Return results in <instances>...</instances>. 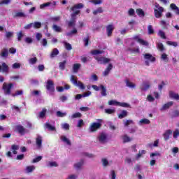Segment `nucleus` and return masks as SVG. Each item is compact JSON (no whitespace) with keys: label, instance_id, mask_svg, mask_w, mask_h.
Listing matches in <instances>:
<instances>
[{"label":"nucleus","instance_id":"nucleus-1","mask_svg":"<svg viewBox=\"0 0 179 179\" xmlns=\"http://www.w3.org/2000/svg\"><path fill=\"white\" fill-rule=\"evenodd\" d=\"M84 6L83 3H79L77 4H75L71 8V12H73L71 14V17H76L77 15L80 14V9L83 8Z\"/></svg>","mask_w":179,"mask_h":179},{"label":"nucleus","instance_id":"nucleus-2","mask_svg":"<svg viewBox=\"0 0 179 179\" xmlns=\"http://www.w3.org/2000/svg\"><path fill=\"white\" fill-rule=\"evenodd\" d=\"M155 8L154 9V14L157 19H160L163 15V12H164V8L157 3H155Z\"/></svg>","mask_w":179,"mask_h":179},{"label":"nucleus","instance_id":"nucleus-3","mask_svg":"<svg viewBox=\"0 0 179 179\" xmlns=\"http://www.w3.org/2000/svg\"><path fill=\"white\" fill-rule=\"evenodd\" d=\"M45 87L50 94H54V92H55V85L54 84V81L48 80Z\"/></svg>","mask_w":179,"mask_h":179},{"label":"nucleus","instance_id":"nucleus-4","mask_svg":"<svg viewBox=\"0 0 179 179\" xmlns=\"http://www.w3.org/2000/svg\"><path fill=\"white\" fill-rule=\"evenodd\" d=\"M12 87H13V83H4L3 84V87L2 89L4 92V94H6V96H10V94H11L12 93Z\"/></svg>","mask_w":179,"mask_h":179},{"label":"nucleus","instance_id":"nucleus-5","mask_svg":"<svg viewBox=\"0 0 179 179\" xmlns=\"http://www.w3.org/2000/svg\"><path fill=\"white\" fill-rule=\"evenodd\" d=\"M101 128V123L100 122H93L90 127V132H96L97 129Z\"/></svg>","mask_w":179,"mask_h":179},{"label":"nucleus","instance_id":"nucleus-6","mask_svg":"<svg viewBox=\"0 0 179 179\" xmlns=\"http://www.w3.org/2000/svg\"><path fill=\"white\" fill-rule=\"evenodd\" d=\"M95 59L101 64L106 65V64H108L110 62V59L107 57H95Z\"/></svg>","mask_w":179,"mask_h":179},{"label":"nucleus","instance_id":"nucleus-7","mask_svg":"<svg viewBox=\"0 0 179 179\" xmlns=\"http://www.w3.org/2000/svg\"><path fill=\"white\" fill-rule=\"evenodd\" d=\"M15 132H17L20 135H24L26 129L22 124H17L15 126Z\"/></svg>","mask_w":179,"mask_h":179},{"label":"nucleus","instance_id":"nucleus-8","mask_svg":"<svg viewBox=\"0 0 179 179\" xmlns=\"http://www.w3.org/2000/svg\"><path fill=\"white\" fill-rule=\"evenodd\" d=\"M114 29H115V27H114V24H108L106 27V33H107L108 37H111L113 34V31H114Z\"/></svg>","mask_w":179,"mask_h":179},{"label":"nucleus","instance_id":"nucleus-9","mask_svg":"<svg viewBox=\"0 0 179 179\" xmlns=\"http://www.w3.org/2000/svg\"><path fill=\"white\" fill-rule=\"evenodd\" d=\"M0 72L8 73V72H9V66H8L6 63L3 62L2 64L0 65Z\"/></svg>","mask_w":179,"mask_h":179},{"label":"nucleus","instance_id":"nucleus-10","mask_svg":"<svg viewBox=\"0 0 179 179\" xmlns=\"http://www.w3.org/2000/svg\"><path fill=\"white\" fill-rule=\"evenodd\" d=\"M170 135H173V131L171 129L166 130L163 134L164 141H169L170 139Z\"/></svg>","mask_w":179,"mask_h":179},{"label":"nucleus","instance_id":"nucleus-11","mask_svg":"<svg viewBox=\"0 0 179 179\" xmlns=\"http://www.w3.org/2000/svg\"><path fill=\"white\" fill-rule=\"evenodd\" d=\"M145 59H148L151 62H155L156 61V57H153L151 54L146 53L144 55Z\"/></svg>","mask_w":179,"mask_h":179},{"label":"nucleus","instance_id":"nucleus-12","mask_svg":"<svg viewBox=\"0 0 179 179\" xmlns=\"http://www.w3.org/2000/svg\"><path fill=\"white\" fill-rule=\"evenodd\" d=\"M173 104H174V102H173V101H169V102L164 104L161 108V111H164V110H168V108H171V106H173Z\"/></svg>","mask_w":179,"mask_h":179},{"label":"nucleus","instance_id":"nucleus-13","mask_svg":"<svg viewBox=\"0 0 179 179\" xmlns=\"http://www.w3.org/2000/svg\"><path fill=\"white\" fill-rule=\"evenodd\" d=\"M113 69V64H109L106 69V70L103 71V76H108V74L110 73V71Z\"/></svg>","mask_w":179,"mask_h":179},{"label":"nucleus","instance_id":"nucleus-14","mask_svg":"<svg viewBox=\"0 0 179 179\" xmlns=\"http://www.w3.org/2000/svg\"><path fill=\"white\" fill-rule=\"evenodd\" d=\"M150 87V84L149 83H143L141 87V90L143 92H146V90H149Z\"/></svg>","mask_w":179,"mask_h":179},{"label":"nucleus","instance_id":"nucleus-15","mask_svg":"<svg viewBox=\"0 0 179 179\" xmlns=\"http://www.w3.org/2000/svg\"><path fill=\"white\" fill-rule=\"evenodd\" d=\"M36 143L38 148H41L43 145V137H41V136H38L36 139Z\"/></svg>","mask_w":179,"mask_h":179},{"label":"nucleus","instance_id":"nucleus-16","mask_svg":"<svg viewBox=\"0 0 179 179\" xmlns=\"http://www.w3.org/2000/svg\"><path fill=\"white\" fill-rule=\"evenodd\" d=\"M126 86L127 87H130V89H134L136 87V85L134 84V83L130 82L129 80L126 79L125 80Z\"/></svg>","mask_w":179,"mask_h":179},{"label":"nucleus","instance_id":"nucleus-17","mask_svg":"<svg viewBox=\"0 0 179 179\" xmlns=\"http://www.w3.org/2000/svg\"><path fill=\"white\" fill-rule=\"evenodd\" d=\"M82 66V65L79 63L77 64H74L73 65V71L74 72V73H78L79 69H80V67Z\"/></svg>","mask_w":179,"mask_h":179},{"label":"nucleus","instance_id":"nucleus-18","mask_svg":"<svg viewBox=\"0 0 179 179\" xmlns=\"http://www.w3.org/2000/svg\"><path fill=\"white\" fill-rule=\"evenodd\" d=\"M122 139L123 141V143H128V142H131V141H132V138L127 134L123 135L122 136Z\"/></svg>","mask_w":179,"mask_h":179},{"label":"nucleus","instance_id":"nucleus-19","mask_svg":"<svg viewBox=\"0 0 179 179\" xmlns=\"http://www.w3.org/2000/svg\"><path fill=\"white\" fill-rule=\"evenodd\" d=\"M8 49L3 48L1 50V52L0 53V57H1V58H8Z\"/></svg>","mask_w":179,"mask_h":179},{"label":"nucleus","instance_id":"nucleus-20","mask_svg":"<svg viewBox=\"0 0 179 179\" xmlns=\"http://www.w3.org/2000/svg\"><path fill=\"white\" fill-rule=\"evenodd\" d=\"M75 24H76V17H71V20L68 22V26L69 27H75Z\"/></svg>","mask_w":179,"mask_h":179},{"label":"nucleus","instance_id":"nucleus-21","mask_svg":"<svg viewBox=\"0 0 179 179\" xmlns=\"http://www.w3.org/2000/svg\"><path fill=\"white\" fill-rule=\"evenodd\" d=\"M52 29L56 33H62V28L57 24H53Z\"/></svg>","mask_w":179,"mask_h":179},{"label":"nucleus","instance_id":"nucleus-22","mask_svg":"<svg viewBox=\"0 0 179 179\" xmlns=\"http://www.w3.org/2000/svg\"><path fill=\"white\" fill-rule=\"evenodd\" d=\"M125 117H128V111L127 110H122L118 115V118H120V120H122V118H125Z\"/></svg>","mask_w":179,"mask_h":179},{"label":"nucleus","instance_id":"nucleus-23","mask_svg":"<svg viewBox=\"0 0 179 179\" xmlns=\"http://www.w3.org/2000/svg\"><path fill=\"white\" fill-rule=\"evenodd\" d=\"M157 48L160 51V52H163L166 51V48H164V45L162 43H157Z\"/></svg>","mask_w":179,"mask_h":179},{"label":"nucleus","instance_id":"nucleus-24","mask_svg":"<svg viewBox=\"0 0 179 179\" xmlns=\"http://www.w3.org/2000/svg\"><path fill=\"white\" fill-rule=\"evenodd\" d=\"M136 13H137L138 16H139V17H145V11H143V10L141 8H137L136 10Z\"/></svg>","mask_w":179,"mask_h":179},{"label":"nucleus","instance_id":"nucleus-25","mask_svg":"<svg viewBox=\"0 0 179 179\" xmlns=\"http://www.w3.org/2000/svg\"><path fill=\"white\" fill-rule=\"evenodd\" d=\"M107 139V136L104 134H101V135L99 137V141L101 142V143H104Z\"/></svg>","mask_w":179,"mask_h":179},{"label":"nucleus","instance_id":"nucleus-26","mask_svg":"<svg viewBox=\"0 0 179 179\" xmlns=\"http://www.w3.org/2000/svg\"><path fill=\"white\" fill-rule=\"evenodd\" d=\"M92 55H100V54H104L103 50H93L91 51Z\"/></svg>","mask_w":179,"mask_h":179},{"label":"nucleus","instance_id":"nucleus-27","mask_svg":"<svg viewBox=\"0 0 179 179\" xmlns=\"http://www.w3.org/2000/svg\"><path fill=\"white\" fill-rule=\"evenodd\" d=\"M58 54H59V51L58 50V49H57V48L53 49L50 54V58H54V57H57V55H58Z\"/></svg>","mask_w":179,"mask_h":179},{"label":"nucleus","instance_id":"nucleus-28","mask_svg":"<svg viewBox=\"0 0 179 179\" xmlns=\"http://www.w3.org/2000/svg\"><path fill=\"white\" fill-rule=\"evenodd\" d=\"M70 80L71 83H73V85H74L75 86H76L78 85V83L79 82L78 81V78L75 76H71Z\"/></svg>","mask_w":179,"mask_h":179},{"label":"nucleus","instance_id":"nucleus-29","mask_svg":"<svg viewBox=\"0 0 179 179\" xmlns=\"http://www.w3.org/2000/svg\"><path fill=\"white\" fill-rule=\"evenodd\" d=\"M36 170V166L34 165L28 166L26 168L27 173H33Z\"/></svg>","mask_w":179,"mask_h":179},{"label":"nucleus","instance_id":"nucleus-30","mask_svg":"<svg viewBox=\"0 0 179 179\" xmlns=\"http://www.w3.org/2000/svg\"><path fill=\"white\" fill-rule=\"evenodd\" d=\"M100 88L101 89V96H107V90L104 85H101Z\"/></svg>","mask_w":179,"mask_h":179},{"label":"nucleus","instance_id":"nucleus-31","mask_svg":"<svg viewBox=\"0 0 179 179\" xmlns=\"http://www.w3.org/2000/svg\"><path fill=\"white\" fill-rule=\"evenodd\" d=\"M66 65V60H64L63 62H59V68L61 71H64L65 66Z\"/></svg>","mask_w":179,"mask_h":179},{"label":"nucleus","instance_id":"nucleus-32","mask_svg":"<svg viewBox=\"0 0 179 179\" xmlns=\"http://www.w3.org/2000/svg\"><path fill=\"white\" fill-rule=\"evenodd\" d=\"M104 10H103V7H99L96 10H94L92 13L93 15H98V13H103Z\"/></svg>","mask_w":179,"mask_h":179},{"label":"nucleus","instance_id":"nucleus-33","mask_svg":"<svg viewBox=\"0 0 179 179\" xmlns=\"http://www.w3.org/2000/svg\"><path fill=\"white\" fill-rule=\"evenodd\" d=\"M61 139L63 142H64L65 143H66L69 145H71V141H69V139H68V138H66L64 136H61Z\"/></svg>","mask_w":179,"mask_h":179},{"label":"nucleus","instance_id":"nucleus-34","mask_svg":"<svg viewBox=\"0 0 179 179\" xmlns=\"http://www.w3.org/2000/svg\"><path fill=\"white\" fill-rule=\"evenodd\" d=\"M84 161L83 159H81L80 162H78L74 164L75 169H81L82 166H83Z\"/></svg>","mask_w":179,"mask_h":179},{"label":"nucleus","instance_id":"nucleus-35","mask_svg":"<svg viewBox=\"0 0 179 179\" xmlns=\"http://www.w3.org/2000/svg\"><path fill=\"white\" fill-rule=\"evenodd\" d=\"M23 31H20L19 32L17 33V41H22V38H23Z\"/></svg>","mask_w":179,"mask_h":179},{"label":"nucleus","instance_id":"nucleus-36","mask_svg":"<svg viewBox=\"0 0 179 179\" xmlns=\"http://www.w3.org/2000/svg\"><path fill=\"white\" fill-rule=\"evenodd\" d=\"M47 114V109L45 108H43L42 111L39 113V118H44Z\"/></svg>","mask_w":179,"mask_h":179},{"label":"nucleus","instance_id":"nucleus-37","mask_svg":"<svg viewBox=\"0 0 179 179\" xmlns=\"http://www.w3.org/2000/svg\"><path fill=\"white\" fill-rule=\"evenodd\" d=\"M161 59L164 61V62H169V57L167 56V54L163 53L161 55Z\"/></svg>","mask_w":179,"mask_h":179},{"label":"nucleus","instance_id":"nucleus-38","mask_svg":"<svg viewBox=\"0 0 179 179\" xmlns=\"http://www.w3.org/2000/svg\"><path fill=\"white\" fill-rule=\"evenodd\" d=\"M140 124H144L145 125H149L150 124V120L148 119L144 118L140 120Z\"/></svg>","mask_w":179,"mask_h":179},{"label":"nucleus","instance_id":"nucleus-39","mask_svg":"<svg viewBox=\"0 0 179 179\" xmlns=\"http://www.w3.org/2000/svg\"><path fill=\"white\" fill-rule=\"evenodd\" d=\"M118 106H120V107H124L125 108L131 107V105H129V103H127L125 102H119Z\"/></svg>","mask_w":179,"mask_h":179},{"label":"nucleus","instance_id":"nucleus-40","mask_svg":"<svg viewBox=\"0 0 179 179\" xmlns=\"http://www.w3.org/2000/svg\"><path fill=\"white\" fill-rule=\"evenodd\" d=\"M34 29H41V22H35L33 23Z\"/></svg>","mask_w":179,"mask_h":179},{"label":"nucleus","instance_id":"nucleus-41","mask_svg":"<svg viewBox=\"0 0 179 179\" xmlns=\"http://www.w3.org/2000/svg\"><path fill=\"white\" fill-rule=\"evenodd\" d=\"M45 127L49 129V131H55V127L51 125L50 123L45 124Z\"/></svg>","mask_w":179,"mask_h":179},{"label":"nucleus","instance_id":"nucleus-42","mask_svg":"<svg viewBox=\"0 0 179 179\" xmlns=\"http://www.w3.org/2000/svg\"><path fill=\"white\" fill-rule=\"evenodd\" d=\"M64 47L67 51H71V50H72V45L69 43L64 42Z\"/></svg>","mask_w":179,"mask_h":179},{"label":"nucleus","instance_id":"nucleus-43","mask_svg":"<svg viewBox=\"0 0 179 179\" xmlns=\"http://www.w3.org/2000/svg\"><path fill=\"white\" fill-rule=\"evenodd\" d=\"M76 86H78V87H80V89L81 90H85L86 89V87H85V84H83L82 82L78 81Z\"/></svg>","mask_w":179,"mask_h":179},{"label":"nucleus","instance_id":"nucleus-44","mask_svg":"<svg viewBox=\"0 0 179 179\" xmlns=\"http://www.w3.org/2000/svg\"><path fill=\"white\" fill-rule=\"evenodd\" d=\"M138 43L141 44V45H145V47H148L149 45V43L148 41L143 40V39H138Z\"/></svg>","mask_w":179,"mask_h":179},{"label":"nucleus","instance_id":"nucleus-45","mask_svg":"<svg viewBox=\"0 0 179 179\" xmlns=\"http://www.w3.org/2000/svg\"><path fill=\"white\" fill-rule=\"evenodd\" d=\"M56 115L57 117H66V113H62L61 111H57L56 113Z\"/></svg>","mask_w":179,"mask_h":179},{"label":"nucleus","instance_id":"nucleus-46","mask_svg":"<svg viewBox=\"0 0 179 179\" xmlns=\"http://www.w3.org/2000/svg\"><path fill=\"white\" fill-rule=\"evenodd\" d=\"M51 5V2L44 3L40 5V9H44V8H47Z\"/></svg>","mask_w":179,"mask_h":179},{"label":"nucleus","instance_id":"nucleus-47","mask_svg":"<svg viewBox=\"0 0 179 179\" xmlns=\"http://www.w3.org/2000/svg\"><path fill=\"white\" fill-rule=\"evenodd\" d=\"M109 106H118L119 102L115 100H110L108 102Z\"/></svg>","mask_w":179,"mask_h":179},{"label":"nucleus","instance_id":"nucleus-48","mask_svg":"<svg viewBox=\"0 0 179 179\" xmlns=\"http://www.w3.org/2000/svg\"><path fill=\"white\" fill-rule=\"evenodd\" d=\"M15 17H26V15L22 12H17L15 13Z\"/></svg>","mask_w":179,"mask_h":179},{"label":"nucleus","instance_id":"nucleus-49","mask_svg":"<svg viewBox=\"0 0 179 179\" xmlns=\"http://www.w3.org/2000/svg\"><path fill=\"white\" fill-rule=\"evenodd\" d=\"M76 33H78V29H76V28H74L73 30H71L70 32H68L66 34V36H72V34H76Z\"/></svg>","mask_w":179,"mask_h":179},{"label":"nucleus","instance_id":"nucleus-50","mask_svg":"<svg viewBox=\"0 0 179 179\" xmlns=\"http://www.w3.org/2000/svg\"><path fill=\"white\" fill-rule=\"evenodd\" d=\"M166 44H168V45H173V47H178V43L177 42H173L170 41H168L166 42Z\"/></svg>","mask_w":179,"mask_h":179},{"label":"nucleus","instance_id":"nucleus-51","mask_svg":"<svg viewBox=\"0 0 179 179\" xmlns=\"http://www.w3.org/2000/svg\"><path fill=\"white\" fill-rule=\"evenodd\" d=\"M82 113L78 112L72 115L71 118H80Z\"/></svg>","mask_w":179,"mask_h":179},{"label":"nucleus","instance_id":"nucleus-52","mask_svg":"<svg viewBox=\"0 0 179 179\" xmlns=\"http://www.w3.org/2000/svg\"><path fill=\"white\" fill-rule=\"evenodd\" d=\"M105 113L106 114H114V113H115V109H105Z\"/></svg>","mask_w":179,"mask_h":179},{"label":"nucleus","instance_id":"nucleus-53","mask_svg":"<svg viewBox=\"0 0 179 179\" xmlns=\"http://www.w3.org/2000/svg\"><path fill=\"white\" fill-rule=\"evenodd\" d=\"M43 159L42 156H38L32 160V163H38Z\"/></svg>","mask_w":179,"mask_h":179},{"label":"nucleus","instance_id":"nucleus-54","mask_svg":"<svg viewBox=\"0 0 179 179\" xmlns=\"http://www.w3.org/2000/svg\"><path fill=\"white\" fill-rule=\"evenodd\" d=\"M174 139H177V138H178L179 136V130L178 129H176L174 131H173V135Z\"/></svg>","mask_w":179,"mask_h":179},{"label":"nucleus","instance_id":"nucleus-55","mask_svg":"<svg viewBox=\"0 0 179 179\" xmlns=\"http://www.w3.org/2000/svg\"><path fill=\"white\" fill-rule=\"evenodd\" d=\"M148 34H153L155 33V30H153V27L152 25H149L148 27Z\"/></svg>","mask_w":179,"mask_h":179},{"label":"nucleus","instance_id":"nucleus-56","mask_svg":"<svg viewBox=\"0 0 179 179\" xmlns=\"http://www.w3.org/2000/svg\"><path fill=\"white\" fill-rule=\"evenodd\" d=\"M159 36L161 37V38H164V40L166 38V34L162 30L159 31Z\"/></svg>","mask_w":179,"mask_h":179},{"label":"nucleus","instance_id":"nucleus-57","mask_svg":"<svg viewBox=\"0 0 179 179\" xmlns=\"http://www.w3.org/2000/svg\"><path fill=\"white\" fill-rule=\"evenodd\" d=\"M131 124H134V120H128L124 122V127H129Z\"/></svg>","mask_w":179,"mask_h":179},{"label":"nucleus","instance_id":"nucleus-58","mask_svg":"<svg viewBox=\"0 0 179 179\" xmlns=\"http://www.w3.org/2000/svg\"><path fill=\"white\" fill-rule=\"evenodd\" d=\"M29 64L34 65V64H36V62H37V57H33V58L29 59Z\"/></svg>","mask_w":179,"mask_h":179},{"label":"nucleus","instance_id":"nucleus-59","mask_svg":"<svg viewBox=\"0 0 179 179\" xmlns=\"http://www.w3.org/2000/svg\"><path fill=\"white\" fill-rule=\"evenodd\" d=\"M89 40H90V38L89 36H87L83 39L85 47H87L89 45Z\"/></svg>","mask_w":179,"mask_h":179},{"label":"nucleus","instance_id":"nucleus-60","mask_svg":"<svg viewBox=\"0 0 179 179\" xmlns=\"http://www.w3.org/2000/svg\"><path fill=\"white\" fill-rule=\"evenodd\" d=\"M6 38H10V37H13V32L6 31Z\"/></svg>","mask_w":179,"mask_h":179},{"label":"nucleus","instance_id":"nucleus-61","mask_svg":"<svg viewBox=\"0 0 179 179\" xmlns=\"http://www.w3.org/2000/svg\"><path fill=\"white\" fill-rule=\"evenodd\" d=\"M85 125V123L83 122V120H79L78 123L77 124L78 128H82Z\"/></svg>","mask_w":179,"mask_h":179},{"label":"nucleus","instance_id":"nucleus-62","mask_svg":"<svg viewBox=\"0 0 179 179\" xmlns=\"http://www.w3.org/2000/svg\"><path fill=\"white\" fill-rule=\"evenodd\" d=\"M20 63H14L12 66L13 69H19L20 68Z\"/></svg>","mask_w":179,"mask_h":179},{"label":"nucleus","instance_id":"nucleus-63","mask_svg":"<svg viewBox=\"0 0 179 179\" xmlns=\"http://www.w3.org/2000/svg\"><path fill=\"white\" fill-rule=\"evenodd\" d=\"M25 43H27V44H31V43H33V38L31 37H27L25 38Z\"/></svg>","mask_w":179,"mask_h":179},{"label":"nucleus","instance_id":"nucleus-64","mask_svg":"<svg viewBox=\"0 0 179 179\" xmlns=\"http://www.w3.org/2000/svg\"><path fill=\"white\" fill-rule=\"evenodd\" d=\"M129 16H134L135 15V10L134 8H130L128 11Z\"/></svg>","mask_w":179,"mask_h":179}]
</instances>
